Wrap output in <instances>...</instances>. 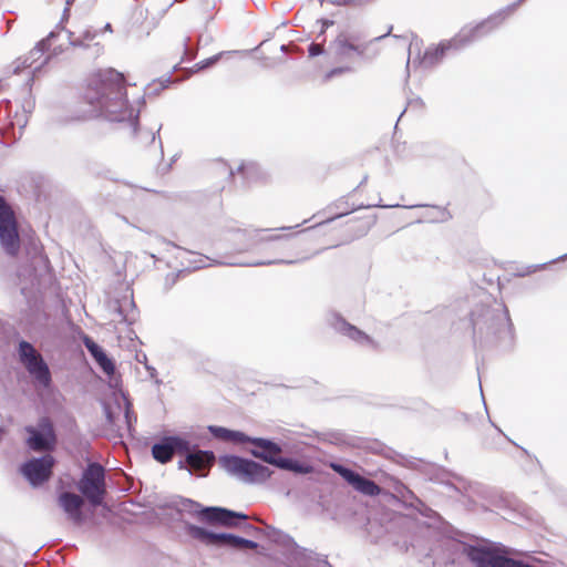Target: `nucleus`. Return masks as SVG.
<instances>
[{
    "label": "nucleus",
    "mask_w": 567,
    "mask_h": 567,
    "mask_svg": "<svg viewBox=\"0 0 567 567\" xmlns=\"http://www.w3.org/2000/svg\"><path fill=\"white\" fill-rule=\"evenodd\" d=\"M83 100L106 121L127 123L133 134H135L141 142L153 144L157 141L161 156L163 157V143L158 136L162 124L158 125L156 131H141L138 128L140 111L128 104L125 81L122 73L114 69H109L92 75L84 90Z\"/></svg>",
    "instance_id": "f257e3e1"
},
{
    "label": "nucleus",
    "mask_w": 567,
    "mask_h": 567,
    "mask_svg": "<svg viewBox=\"0 0 567 567\" xmlns=\"http://www.w3.org/2000/svg\"><path fill=\"white\" fill-rule=\"evenodd\" d=\"M476 305L471 311L474 346L508 350L514 343L513 323L507 307L496 299Z\"/></svg>",
    "instance_id": "f03ea898"
},
{
    "label": "nucleus",
    "mask_w": 567,
    "mask_h": 567,
    "mask_svg": "<svg viewBox=\"0 0 567 567\" xmlns=\"http://www.w3.org/2000/svg\"><path fill=\"white\" fill-rule=\"evenodd\" d=\"M507 16L505 11L499 10L498 12L489 16L486 20L480 22L475 27L463 28L455 37L449 41L440 42L437 47L427 48L422 58V64L425 66H434L442 61L445 53L449 50H461L482 37L492 32L497 28Z\"/></svg>",
    "instance_id": "7ed1b4c3"
},
{
    "label": "nucleus",
    "mask_w": 567,
    "mask_h": 567,
    "mask_svg": "<svg viewBox=\"0 0 567 567\" xmlns=\"http://www.w3.org/2000/svg\"><path fill=\"white\" fill-rule=\"evenodd\" d=\"M257 530L270 542L282 547L284 554L290 560L287 567H331L324 557L299 546L289 534L271 525L265 524Z\"/></svg>",
    "instance_id": "20e7f679"
},
{
    "label": "nucleus",
    "mask_w": 567,
    "mask_h": 567,
    "mask_svg": "<svg viewBox=\"0 0 567 567\" xmlns=\"http://www.w3.org/2000/svg\"><path fill=\"white\" fill-rule=\"evenodd\" d=\"M177 509L210 526L237 527L248 518L247 514L243 512L221 506H204L196 501L184 497L181 498Z\"/></svg>",
    "instance_id": "39448f33"
},
{
    "label": "nucleus",
    "mask_w": 567,
    "mask_h": 567,
    "mask_svg": "<svg viewBox=\"0 0 567 567\" xmlns=\"http://www.w3.org/2000/svg\"><path fill=\"white\" fill-rule=\"evenodd\" d=\"M184 530L186 535L207 547L227 549H256L258 547V543L255 540L233 533L215 532L188 522L184 523Z\"/></svg>",
    "instance_id": "423d86ee"
},
{
    "label": "nucleus",
    "mask_w": 567,
    "mask_h": 567,
    "mask_svg": "<svg viewBox=\"0 0 567 567\" xmlns=\"http://www.w3.org/2000/svg\"><path fill=\"white\" fill-rule=\"evenodd\" d=\"M219 464L227 473L248 484L265 483L272 475V471L268 466L234 454L221 455Z\"/></svg>",
    "instance_id": "0eeeda50"
},
{
    "label": "nucleus",
    "mask_w": 567,
    "mask_h": 567,
    "mask_svg": "<svg viewBox=\"0 0 567 567\" xmlns=\"http://www.w3.org/2000/svg\"><path fill=\"white\" fill-rule=\"evenodd\" d=\"M17 355L35 385L43 389L51 386L52 374L49 364L31 342L21 339L17 344Z\"/></svg>",
    "instance_id": "6e6552de"
},
{
    "label": "nucleus",
    "mask_w": 567,
    "mask_h": 567,
    "mask_svg": "<svg viewBox=\"0 0 567 567\" xmlns=\"http://www.w3.org/2000/svg\"><path fill=\"white\" fill-rule=\"evenodd\" d=\"M76 488L91 505H102L106 495L105 468L97 462H89Z\"/></svg>",
    "instance_id": "1a4fd4ad"
},
{
    "label": "nucleus",
    "mask_w": 567,
    "mask_h": 567,
    "mask_svg": "<svg viewBox=\"0 0 567 567\" xmlns=\"http://www.w3.org/2000/svg\"><path fill=\"white\" fill-rule=\"evenodd\" d=\"M0 247L9 257H17L21 249L19 223L12 206L0 195Z\"/></svg>",
    "instance_id": "9d476101"
},
{
    "label": "nucleus",
    "mask_w": 567,
    "mask_h": 567,
    "mask_svg": "<svg viewBox=\"0 0 567 567\" xmlns=\"http://www.w3.org/2000/svg\"><path fill=\"white\" fill-rule=\"evenodd\" d=\"M301 224H297L292 227H280V228H245V229H236L234 230L235 241L238 245V251H249L256 248L258 245L268 241H275L282 238L292 237L291 234L288 235H266L270 231L276 230H290L293 228L300 227Z\"/></svg>",
    "instance_id": "9b49d317"
},
{
    "label": "nucleus",
    "mask_w": 567,
    "mask_h": 567,
    "mask_svg": "<svg viewBox=\"0 0 567 567\" xmlns=\"http://www.w3.org/2000/svg\"><path fill=\"white\" fill-rule=\"evenodd\" d=\"M393 30V27L390 25L388 31L384 34H381L379 37H375L369 42H365L363 44H353L350 42V38H348L346 34L340 33L336 40L332 43V47L334 49V54L339 61H346L351 60V58L355 54L360 56L361 59H374L379 52L375 50L371 54H367L368 48L373 42H379L383 40L384 38L389 37Z\"/></svg>",
    "instance_id": "f8f14e48"
},
{
    "label": "nucleus",
    "mask_w": 567,
    "mask_h": 567,
    "mask_svg": "<svg viewBox=\"0 0 567 567\" xmlns=\"http://www.w3.org/2000/svg\"><path fill=\"white\" fill-rule=\"evenodd\" d=\"M329 467L347 482L355 492L370 497L381 495L382 488L372 480L339 462H331Z\"/></svg>",
    "instance_id": "ddd939ff"
},
{
    "label": "nucleus",
    "mask_w": 567,
    "mask_h": 567,
    "mask_svg": "<svg viewBox=\"0 0 567 567\" xmlns=\"http://www.w3.org/2000/svg\"><path fill=\"white\" fill-rule=\"evenodd\" d=\"M29 434L27 445L32 451L52 450L56 444V434L50 417L39 419L37 426L27 425L24 427Z\"/></svg>",
    "instance_id": "4468645a"
},
{
    "label": "nucleus",
    "mask_w": 567,
    "mask_h": 567,
    "mask_svg": "<svg viewBox=\"0 0 567 567\" xmlns=\"http://www.w3.org/2000/svg\"><path fill=\"white\" fill-rule=\"evenodd\" d=\"M53 464V456L47 454L28 460L21 465L20 471L31 486L39 487L50 480Z\"/></svg>",
    "instance_id": "2eb2a0df"
},
{
    "label": "nucleus",
    "mask_w": 567,
    "mask_h": 567,
    "mask_svg": "<svg viewBox=\"0 0 567 567\" xmlns=\"http://www.w3.org/2000/svg\"><path fill=\"white\" fill-rule=\"evenodd\" d=\"M422 472L427 476L430 481L443 484L461 495H465L470 488V482L465 477L443 466L436 464H425L422 468Z\"/></svg>",
    "instance_id": "dca6fc26"
},
{
    "label": "nucleus",
    "mask_w": 567,
    "mask_h": 567,
    "mask_svg": "<svg viewBox=\"0 0 567 567\" xmlns=\"http://www.w3.org/2000/svg\"><path fill=\"white\" fill-rule=\"evenodd\" d=\"M327 322L336 332L349 338L358 344L373 349L378 347V343L369 334L348 322L339 312H329L327 315Z\"/></svg>",
    "instance_id": "f3484780"
},
{
    "label": "nucleus",
    "mask_w": 567,
    "mask_h": 567,
    "mask_svg": "<svg viewBox=\"0 0 567 567\" xmlns=\"http://www.w3.org/2000/svg\"><path fill=\"white\" fill-rule=\"evenodd\" d=\"M190 442L181 435H165L152 445V456L161 464L168 463L175 453L189 449Z\"/></svg>",
    "instance_id": "a211bd4d"
},
{
    "label": "nucleus",
    "mask_w": 567,
    "mask_h": 567,
    "mask_svg": "<svg viewBox=\"0 0 567 567\" xmlns=\"http://www.w3.org/2000/svg\"><path fill=\"white\" fill-rule=\"evenodd\" d=\"M181 455L185 456L189 474L197 475L199 477L207 475L209 467L215 461V454L213 451L200 450L192 443L189 449L182 452Z\"/></svg>",
    "instance_id": "6ab92c4d"
},
{
    "label": "nucleus",
    "mask_w": 567,
    "mask_h": 567,
    "mask_svg": "<svg viewBox=\"0 0 567 567\" xmlns=\"http://www.w3.org/2000/svg\"><path fill=\"white\" fill-rule=\"evenodd\" d=\"M248 443L254 447L249 451L250 454L272 466H278V461L282 449L281 445L271 439L249 436Z\"/></svg>",
    "instance_id": "aec40b11"
},
{
    "label": "nucleus",
    "mask_w": 567,
    "mask_h": 567,
    "mask_svg": "<svg viewBox=\"0 0 567 567\" xmlns=\"http://www.w3.org/2000/svg\"><path fill=\"white\" fill-rule=\"evenodd\" d=\"M58 504L66 514L68 518L75 525H81L85 520L83 512V497L73 492L62 491L58 495Z\"/></svg>",
    "instance_id": "412c9836"
},
{
    "label": "nucleus",
    "mask_w": 567,
    "mask_h": 567,
    "mask_svg": "<svg viewBox=\"0 0 567 567\" xmlns=\"http://www.w3.org/2000/svg\"><path fill=\"white\" fill-rule=\"evenodd\" d=\"M111 311L115 312L120 319L127 324H133L138 316L133 293H124L122 297L114 298L109 302Z\"/></svg>",
    "instance_id": "4be33fe9"
},
{
    "label": "nucleus",
    "mask_w": 567,
    "mask_h": 567,
    "mask_svg": "<svg viewBox=\"0 0 567 567\" xmlns=\"http://www.w3.org/2000/svg\"><path fill=\"white\" fill-rule=\"evenodd\" d=\"M394 492L398 499L409 508L417 511L425 517H431L433 512L421 498H419L413 491H411L405 484L395 480L393 485Z\"/></svg>",
    "instance_id": "5701e85b"
},
{
    "label": "nucleus",
    "mask_w": 567,
    "mask_h": 567,
    "mask_svg": "<svg viewBox=\"0 0 567 567\" xmlns=\"http://www.w3.org/2000/svg\"><path fill=\"white\" fill-rule=\"evenodd\" d=\"M83 343L100 369L106 375L112 377L115 373L116 368L113 360L106 354L105 350L89 336L83 337Z\"/></svg>",
    "instance_id": "b1692460"
},
{
    "label": "nucleus",
    "mask_w": 567,
    "mask_h": 567,
    "mask_svg": "<svg viewBox=\"0 0 567 567\" xmlns=\"http://www.w3.org/2000/svg\"><path fill=\"white\" fill-rule=\"evenodd\" d=\"M56 33L51 31L47 38L39 41L35 47L29 52V54L23 60V66L33 69V71L39 70L47 61L45 58L40 64H37V61L43 56V54L49 50L53 39H55Z\"/></svg>",
    "instance_id": "393cba45"
},
{
    "label": "nucleus",
    "mask_w": 567,
    "mask_h": 567,
    "mask_svg": "<svg viewBox=\"0 0 567 567\" xmlns=\"http://www.w3.org/2000/svg\"><path fill=\"white\" fill-rule=\"evenodd\" d=\"M207 430L214 439L223 442H230L237 445H243L248 443L249 440V435L243 431L231 430L220 425H208Z\"/></svg>",
    "instance_id": "a878e982"
},
{
    "label": "nucleus",
    "mask_w": 567,
    "mask_h": 567,
    "mask_svg": "<svg viewBox=\"0 0 567 567\" xmlns=\"http://www.w3.org/2000/svg\"><path fill=\"white\" fill-rule=\"evenodd\" d=\"M277 467L297 475H307L313 473L315 471V467L310 463L291 456H281V458L278 461Z\"/></svg>",
    "instance_id": "bb28decb"
},
{
    "label": "nucleus",
    "mask_w": 567,
    "mask_h": 567,
    "mask_svg": "<svg viewBox=\"0 0 567 567\" xmlns=\"http://www.w3.org/2000/svg\"><path fill=\"white\" fill-rule=\"evenodd\" d=\"M375 206H378V207H383V208L402 207V206H401V205H399V204H392V205H381V204H375V205H363V204H361V205H359L358 207H352V208H350V209H349V208H344V210H342V212H340V213H338V214H336V215H333V216H331V217H329V218H327V219H324V220H322V221L318 223V224H317V226H319V225H323V224H329V223H331V221H333V220H336V219H338V218H341V217H343V216L349 215L350 213H352V212H354V210H357V209H360V208H370V207H375ZM422 206H423V205H411V206H403V207H404V208H414V207H422Z\"/></svg>",
    "instance_id": "cd10ccee"
},
{
    "label": "nucleus",
    "mask_w": 567,
    "mask_h": 567,
    "mask_svg": "<svg viewBox=\"0 0 567 567\" xmlns=\"http://www.w3.org/2000/svg\"><path fill=\"white\" fill-rule=\"evenodd\" d=\"M33 109H34V102L32 101L31 97H29V99H25L24 102L22 103V111L24 114L19 115L18 112L14 113V116L11 120L10 124L12 126H16V125L19 126L20 135L22 134V131L28 123L27 114L32 113Z\"/></svg>",
    "instance_id": "c85d7f7f"
},
{
    "label": "nucleus",
    "mask_w": 567,
    "mask_h": 567,
    "mask_svg": "<svg viewBox=\"0 0 567 567\" xmlns=\"http://www.w3.org/2000/svg\"><path fill=\"white\" fill-rule=\"evenodd\" d=\"M86 171L94 176L109 178L112 174L110 168H106L97 163L89 162L86 164Z\"/></svg>",
    "instance_id": "c756f323"
},
{
    "label": "nucleus",
    "mask_w": 567,
    "mask_h": 567,
    "mask_svg": "<svg viewBox=\"0 0 567 567\" xmlns=\"http://www.w3.org/2000/svg\"><path fill=\"white\" fill-rule=\"evenodd\" d=\"M124 420L127 426V431L132 435V432L134 430V423L136 422L137 417L133 412L132 403L125 399V406H124Z\"/></svg>",
    "instance_id": "7c9ffc66"
},
{
    "label": "nucleus",
    "mask_w": 567,
    "mask_h": 567,
    "mask_svg": "<svg viewBox=\"0 0 567 567\" xmlns=\"http://www.w3.org/2000/svg\"><path fill=\"white\" fill-rule=\"evenodd\" d=\"M320 441L328 442L334 445H342L346 443L344 434L340 432H326L320 435Z\"/></svg>",
    "instance_id": "2f4dec72"
},
{
    "label": "nucleus",
    "mask_w": 567,
    "mask_h": 567,
    "mask_svg": "<svg viewBox=\"0 0 567 567\" xmlns=\"http://www.w3.org/2000/svg\"><path fill=\"white\" fill-rule=\"evenodd\" d=\"M227 52H219L210 58H207L205 60H202L199 61L198 63H196V71H202V70H205V69H208L213 65H215L219 60L220 58L226 54Z\"/></svg>",
    "instance_id": "473e14b6"
},
{
    "label": "nucleus",
    "mask_w": 567,
    "mask_h": 567,
    "mask_svg": "<svg viewBox=\"0 0 567 567\" xmlns=\"http://www.w3.org/2000/svg\"><path fill=\"white\" fill-rule=\"evenodd\" d=\"M566 258H567V252L565 255L559 256L556 259L550 260L549 262H544L540 265H530V266L526 267V270L524 272H522L520 276H526V275L533 274L538 269H543L547 264L556 262L557 260H564Z\"/></svg>",
    "instance_id": "72a5a7b5"
},
{
    "label": "nucleus",
    "mask_w": 567,
    "mask_h": 567,
    "mask_svg": "<svg viewBox=\"0 0 567 567\" xmlns=\"http://www.w3.org/2000/svg\"><path fill=\"white\" fill-rule=\"evenodd\" d=\"M299 260H286V259H274V260H259L249 264H245L246 266H266V265H276V264H288L292 265L298 262Z\"/></svg>",
    "instance_id": "f704fd0d"
},
{
    "label": "nucleus",
    "mask_w": 567,
    "mask_h": 567,
    "mask_svg": "<svg viewBox=\"0 0 567 567\" xmlns=\"http://www.w3.org/2000/svg\"><path fill=\"white\" fill-rule=\"evenodd\" d=\"M352 69L350 66H337L328 71L324 75V80L329 81L333 79L334 76L341 75L343 73L351 72Z\"/></svg>",
    "instance_id": "c9c22d12"
},
{
    "label": "nucleus",
    "mask_w": 567,
    "mask_h": 567,
    "mask_svg": "<svg viewBox=\"0 0 567 567\" xmlns=\"http://www.w3.org/2000/svg\"><path fill=\"white\" fill-rule=\"evenodd\" d=\"M412 110H422L424 107V102L420 96L412 97L408 101V106L404 109V111L401 113L400 117L403 116V114L406 112V109Z\"/></svg>",
    "instance_id": "e433bc0d"
},
{
    "label": "nucleus",
    "mask_w": 567,
    "mask_h": 567,
    "mask_svg": "<svg viewBox=\"0 0 567 567\" xmlns=\"http://www.w3.org/2000/svg\"><path fill=\"white\" fill-rule=\"evenodd\" d=\"M68 38H69V43L72 47H76V48H86L87 47L85 44V41L81 37L73 38V32H71V31H68Z\"/></svg>",
    "instance_id": "4c0bfd02"
},
{
    "label": "nucleus",
    "mask_w": 567,
    "mask_h": 567,
    "mask_svg": "<svg viewBox=\"0 0 567 567\" xmlns=\"http://www.w3.org/2000/svg\"><path fill=\"white\" fill-rule=\"evenodd\" d=\"M103 410L105 414V419L109 425L113 426L115 424L116 415L112 411L111 406L109 404H103Z\"/></svg>",
    "instance_id": "58836bf2"
},
{
    "label": "nucleus",
    "mask_w": 567,
    "mask_h": 567,
    "mask_svg": "<svg viewBox=\"0 0 567 567\" xmlns=\"http://www.w3.org/2000/svg\"><path fill=\"white\" fill-rule=\"evenodd\" d=\"M308 53L311 58L319 56L323 53V48L320 44L312 42L308 47Z\"/></svg>",
    "instance_id": "ea45409f"
},
{
    "label": "nucleus",
    "mask_w": 567,
    "mask_h": 567,
    "mask_svg": "<svg viewBox=\"0 0 567 567\" xmlns=\"http://www.w3.org/2000/svg\"><path fill=\"white\" fill-rule=\"evenodd\" d=\"M35 260H38V264L41 266L43 270H50V260L47 255L39 252L38 257H35Z\"/></svg>",
    "instance_id": "a19ab883"
},
{
    "label": "nucleus",
    "mask_w": 567,
    "mask_h": 567,
    "mask_svg": "<svg viewBox=\"0 0 567 567\" xmlns=\"http://www.w3.org/2000/svg\"><path fill=\"white\" fill-rule=\"evenodd\" d=\"M435 208H436L439 215L435 218H432L431 219L432 221H445L449 218H451L450 213L445 208H442V207H435Z\"/></svg>",
    "instance_id": "79ce46f5"
},
{
    "label": "nucleus",
    "mask_w": 567,
    "mask_h": 567,
    "mask_svg": "<svg viewBox=\"0 0 567 567\" xmlns=\"http://www.w3.org/2000/svg\"><path fill=\"white\" fill-rule=\"evenodd\" d=\"M525 0H517L515 2H513L512 4L507 6L506 8L503 9V11H505V14L508 17L509 14H512L516 9L517 7L523 3Z\"/></svg>",
    "instance_id": "37998d69"
},
{
    "label": "nucleus",
    "mask_w": 567,
    "mask_h": 567,
    "mask_svg": "<svg viewBox=\"0 0 567 567\" xmlns=\"http://www.w3.org/2000/svg\"><path fill=\"white\" fill-rule=\"evenodd\" d=\"M96 31H92L90 29H86L82 32L80 35L84 41H92L96 37Z\"/></svg>",
    "instance_id": "c03bdc74"
},
{
    "label": "nucleus",
    "mask_w": 567,
    "mask_h": 567,
    "mask_svg": "<svg viewBox=\"0 0 567 567\" xmlns=\"http://www.w3.org/2000/svg\"><path fill=\"white\" fill-rule=\"evenodd\" d=\"M189 38H185L184 39V42H183V45H184V53L187 54L188 53V47H189Z\"/></svg>",
    "instance_id": "a18cd8bd"
},
{
    "label": "nucleus",
    "mask_w": 567,
    "mask_h": 567,
    "mask_svg": "<svg viewBox=\"0 0 567 567\" xmlns=\"http://www.w3.org/2000/svg\"><path fill=\"white\" fill-rule=\"evenodd\" d=\"M332 24H333L332 20H328V19L322 20L323 29H327L328 27H330Z\"/></svg>",
    "instance_id": "49530a36"
},
{
    "label": "nucleus",
    "mask_w": 567,
    "mask_h": 567,
    "mask_svg": "<svg viewBox=\"0 0 567 567\" xmlns=\"http://www.w3.org/2000/svg\"><path fill=\"white\" fill-rule=\"evenodd\" d=\"M75 0H66L65 3H66V7L64 8V14H66L70 10V6L74 2Z\"/></svg>",
    "instance_id": "de8ad7c7"
},
{
    "label": "nucleus",
    "mask_w": 567,
    "mask_h": 567,
    "mask_svg": "<svg viewBox=\"0 0 567 567\" xmlns=\"http://www.w3.org/2000/svg\"><path fill=\"white\" fill-rule=\"evenodd\" d=\"M179 468H187V463L185 462V457L178 461Z\"/></svg>",
    "instance_id": "09e8293b"
},
{
    "label": "nucleus",
    "mask_w": 567,
    "mask_h": 567,
    "mask_svg": "<svg viewBox=\"0 0 567 567\" xmlns=\"http://www.w3.org/2000/svg\"><path fill=\"white\" fill-rule=\"evenodd\" d=\"M329 2L333 3V4H344L346 3V0H328Z\"/></svg>",
    "instance_id": "8fccbe9b"
},
{
    "label": "nucleus",
    "mask_w": 567,
    "mask_h": 567,
    "mask_svg": "<svg viewBox=\"0 0 567 567\" xmlns=\"http://www.w3.org/2000/svg\"><path fill=\"white\" fill-rule=\"evenodd\" d=\"M177 157H178V155H177V154H175V155L172 157V161H171V163L167 165V167L165 168V171H168V169L171 168L172 164L177 159Z\"/></svg>",
    "instance_id": "3c124183"
},
{
    "label": "nucleus",
    "mask_w": 567,
    "mask_h": 567,
    "mask_svg": "<svg viewBox=\"0 0 567 567\" xmlns=\"http://www.w3.org/2000/svg\"><path fill=\"white\" fill-rule=\"evenodd\" d=\"M237 171L240 172V173H245L247 171V166L241 164L237 167Z\"/></svg>",
    "instance_id": "603ef678"
},
{
    "label": "nucleus",
    "mask_w": 567,
    "mask_h": 567,
    "mask_svg": "<svg viewBox=\"0 0 567 567\" xmlns=\"http://www.w3.org/2000/svg\"><path fill=\"white\" fill-rule=\"evenodd\" d=\"M103 30H104V31L112 32V25H111V23H109V22H107V23L104 25Z\"/></svg>",
    "instance_id": "864d4df0"
},
{
    "label": "nucleus",
    "mask_w": 567,
    "mask_h": 567,
    "mask_svg": "<svg viewBox=\"0 0 567 567\" xmlns=\"http://www.w3.org/2000/svg\"><path fill=\"white\" fill-rule=\"evenodd\" d=\"M4 434H6L4 427L0 426V442L2 441Z\"/></svg>",
    "instance_id": "5fc2aeb1"
},
{
    "label": "nucleus",
    "mask_w": 567,
    "mask_h": 567,
    "mask_svg": "<svg viewBox=\"0 0 567 567\" xmlns=\"http://www.w3.org/2000/svg\"><path fill=\"white\" fill-rule=\"evenodd\" d=\"M341 205H348V203L340 200L336 204L337 208H341Z\"/></svg>",
    "instance_id": "6e6d98bb"
},
{
    "label": "nucleus",
    "mask_w": 567,
    "mask_h": 567,
    "mask_svg": "<svg viewBox=\"0 0 567 567\" xmlns=\"http://www.w3.org/2000/svg\"><path fill=\"white\" fill-rule=\"evenodd\" d=\"M177 277H178V274H175V275L173 276V279H172L171 286L176 281Z\"/></svg>",
    "instance_id": "4d7b16f0"
},
{
    "label": "nucleus",
    "mask_w": 567,
    "mask_h": 567,
    "mask_svg": "<svg viewBox=\"0 0 567 567\" xmlns=\"http://www.w3.org/2000/svg\"><path fill=\"white\" fill-rule=\"evenodd\" d=\"M146 369L151 372V375L155 372V368L146 367Z\"/></svg>",
    "instance_id": "13d9d810"
},
{
    "label": "nucleus",
    "mask_w": 567,
    "mask_h": 567,
    "mask_svg": "<svg viewBox=\"0 0 567 567\" xmlns=\"http://www.w3.org/2000/svg\"><path fill=\"white\" fill-rule=\"evenodd\" d=\"M489 422H491L492 426H494L498 432L502 433V430L497 425H495V423H493L491 420H489Z\"/></svg>",
    "instance_id": "bf43d9fd"
},
{
    "label": "nucleus",
    "mask_w": 567,
    "mask_h": 567,
    "mask_svg": "<svg viewBox=\"0 0 567 567\" xmlns=\"http://www.w3.org/2000/svg\"><path fill=\"white\" fill-rule=\"evenodd\" d=\"M367 179H368V176H364V177H363V179H362V182L360 183V185H362L363 183H365V182H367Z\"/></svg>",
    "instance_id": "052dcab7"
},
{
    "label": "nucleus",
    "mask_w": 567,
    "mask_h": 567,
    "mask_svg": "<svg viewBox=\"0 0 567 567\" xmlns=\"http://www.w3.org/2000/svg\"><path fill=\"white\" fill-rule=\"evenodd\" d=\"M4 103H6L7 106L11 105V102L9 100H6Z\"/></svg>",
    "instance_id": "680f3d73"
},
{
    "label": "nucleus",
    "mask_w": 567,
    "mask_h": 567,
    "mask_svg": "<svg viewBox=\"0 0 567 567\" xmlns=\"http://www.w3.org/2000/svg\"><path fill=\"white\" fill-rule=\"evenodd\" d=\"M409 65H410V56L408 58L406 69H409Z\"/></svg>",
    "instance_id": "e2e57ef3"
},
{
    "label": "nucleus",
    "mask_w": 567,
    "mask_h": 567,
    "mask_svg": "<svg viewBox=\"0 0 567 567\" xmlns=\"http://www.w3.org/2000/svg\"><path fill=\"white\" fill-rule=\"evenodd\" d=\"M409 464V466H414L415 463L413 461H410Z\"/></svg>",
    "instance_id": "0e129e2a"
}]
</instances>
